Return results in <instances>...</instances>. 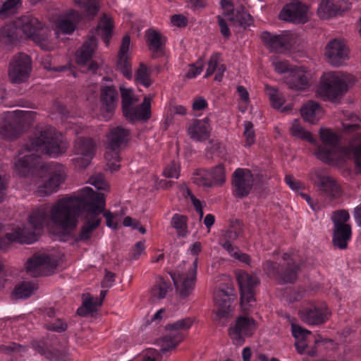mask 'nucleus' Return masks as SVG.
<instances>
[{
	"instance_id": "f257e3e1",
	"label": "nucleus",
	"mask_w": 361,
	"mask_h": 361,
	"mask_svg": "<svg viewBox=\"0 0 361 361\" xmlns=\"http://www.w3.org/2000/svg\"><path fill=\"white\" fill-rule=\"evenodd\" d=\"M106 207L103 193L95 192L90 187L83 188L78 194L58 200L49 208L41 206L27 215L28 226L16 224L5 238L0 240V248L6 249L11 242L31 244L37 241L43 228L63 240L78 226L80 216L82 226L79 234L82 240H88L100 225Z\"/></svg>"
},
{
	"instance_id": "f03ea898",
	"label": "nucleus",
	"mask_w": 361,
	"mask_h": 361,
	"mask_svg": "<svg viewBox=\"0 0 361 361\" xmlns=\"http://www.w3.org/2000/svg\"><path fill=\"white\" fill-rule=\"evenodd\" d=\"M68 148V142L61 133L51 127H47L35 133L21 152L15 163V170L18 175L27 176L32 173L39 164V158L35 152H42L52 157L63 154Z\"/></svg>"
},
{
	"instance_id": "7ed1b4c3",
	"label": "nucleus",
	"mask_w": 361,
	"mask_h": 361,
	"mask_svg": "<svg viewBox=\"0 0 361 361\" xmlns=\"http://www.w3.org/2000/svg\"><path fill=\"white\" fill-rule=\"evenodd\" d=\"M320 140L327 147H319L314 152L316 157L322 162L335 167H341L352 157L355 162V172L361 173V133L353 136L345 147L336 148L340 137L338 135L328 128L322 127L319 130Z\"/></svg>"
},
{
	"instance_id": "20e7f679",
	"label": "nucleus",
	"mask_w": 361,
	"mask_h": 361,
	"mask_svg": "<svg viewBox=\"0 0 361 361\" xmlns=\"http://www.w3.org/2000/svg\"><path fill=\"white\" fill-rule=\"evenodd\" d=\"M49 28L37 18L25 16L4 27L2 35L11 43L23 39H30L42 49L51 50L53 46L49 42Z\"/></svg>"
},
{
	"instance_id": "39448f33",
	"label": "nucleus",
	"mask_w": 361,
	"mask_h": 361,
	"mask_svg": "<svg viewBox=\"0 0 361 361\" xmlns=\"http://www.w3.org/2000/svg\"><path fill=\"white\" fill-rule=\"evenodd\" d=\"M355 82V77L342 71H326L321 75L315 88L317 97L324 101L334 102Z\"/></svg>"
},
{
	"instance_id": "423d86ee",
	"label": "nucleus",
	"mask_w": 361,
	"mask_h": 361,
	"mask_svg": "<svg viewBox=\"0 0 361 361\" xmlns=\"http://www.w3.org/2000/svg\"><path fill=\"white\" fill-rule=\"evenodd\" d=\"M76 9H69L58 18L52 24V28L56 35L60 32L63 34H71L75 29L76 24L85 18L95 16L99 6L96 0H89L83 2L80 0H75Z\"/></svg>"
},
{
	"instance_id": "0eeeda50",
	"label": "nucleus",
	"mask_w": 361,
	"mask_h": 361,
	"mask_svg": "<svg viewBox=\"0 0 361 361\" xmlns=\"http://www.w3.org/2000/svg\"><path fill=\"white\" fill-rule=\"evenodd\" d=\"M202 250L201 243L195 242L189 247L190 253L195 257L191 262H183L171 274L173 283L183 297L189 295L194 289L197 276V255Z\"/></svg>"
},
{
	"instance_id": "6e6552de",
	"label": "nucleus",
	"mask_w": 361,
	"mask_h": 361,
	"mask_svg": "<svg viewBox=\"0 0 361 361\" xmlns=\"http://www.w3.org/2000/svg\"><path fill=\"white\" fill-rule=\"evenodd\" d=\"M34 118V112L16 110L7 111L0 117V135L5 139L12 140L17 137V127L29 122Z\"/></svg>"
},
{
	"instance_id": "1a4fd4ad",
	"label": "nucleus",
	"mask_w": 361,
	"mask_h": 361,
	"mask_svg": "<svg viewBox=\"0 0 361 361\" xmlns=\"http://www.w3.org/2000/svg\"><path fill=\"white\" fill-rule=\"evenodd\" d=\"M261 39L268 49L281 52L293 50L301 42L298 35L290 32H285L281 35L263 32L261 35Z\"/></svg>"
},
{
	"instance_id": "9d476101",
	"label": "nucleus",
	"mask_w": 361,
	"mask_h": 361,
	"mask_svg": "<svg viewBox=\"0 0 361 361\" xmlns=\"http://www.w3.org/2000/svg\"><path fill=\"white\" fill-rule=\"evenodd\" d=\"M235 276L240 288L241 307L248 311L255 305L254 288L259 283V279L257 275L243 270L236 271Z\"/></svg>"
},
{
	"instance_id": "9b49d317",
	"label": "nucleus",
	"mask_w": 361,
	"mask_h": 361,
	"mask_svg": "<svg viewBox=\"0 0 361 361\" xmlns=\"http://www.w3.org/2000/svg\"><path fill=\"white\" fill-rule=\"evenodd\" d=\"M326 61L334 67H339L350 59V49L347 42L342 37L329 40L324 50Z\"/></svg>"
},
{
	"instance_id": "f8f14e48",
	"label": "nucleus",
	"mask_w": 361,
	"mask_h": 361,
	"mask_svg": "<svg viewBox=\"0 0 361 361\" xmlns=\"http://www.w3.org/2000/svg\"><path fill=\"white\" fill-rule=\"evenodd\" d=\"M235 300L234 290L230 286L219 288L214 292V314L216 320L228 317L233 311L232 303Z\"/></svg>"
},
{
	"instance_id": "ddd939ff",
	"label": "nucleus",
	"mask_w": 361,
	"mask_h": 361,
	"mask_svg": "<svg viewBox=\"0 0 361 361\" xmlns=\"http://www.w3.org/2000/svg\"><path fill=\"white\" fill-rule=\"evenodd\" d=\"M292 335L295 339V346L300 354H307L310 356H315L317 354V348L324 345L326 341L315 338L314 339V348L309 349L308 345L312 337V333L303 327L294 324H291Z\"/></svg>"
},
{
	"instance_id": "4468645a",
	"label": "nucleus",
	"mask_w": 361,
	"mask_h": 361,
	"mask_svg": "<svg viewBox=\"0 0 361 361\" xmlns=\"http://www.w3.org/2000/svg\"><path fill=\"white\" fill-rule=\"evenodd\" d=\"M308 177L327 197L336 198L343 194L341 184L334 178L326 175L322 170L312 171Z\"/></svg>"
},
{
	"instance_id": "2eb2a0df",
	"label": "nucleus",
	"mask_w": 361,
	"mask_h": 361,
	"mask_svg": "<svg viewBox=\"0 0 361 361\" xmlns=\"http://www.w3.org/2000/svg\"><path fill=\"white\" fill-rule=\"evenodd\" d=\"M309 6L298 0H293L286 4L279 14V18L293 23L304 24L310 18Z\"/></svg>"
},
{
	"instance_id": "dca6fc26",
	"label": "nucleus",
	"mask_w": 361,
	"mask_h": 361,
	"mask_svg": "<svg viewBox=\"0 0 361 361\" xmlns=\"http://www.w3.org/2000/svg\"><path fill=\"white\" fill-rule=\"evenodd\" d=\"M32 61L30 58L25 54H18L15 56L9 66L8 75L11 80L15 83L25 81L30 73Z\"/></svg>"
},
{
	"instance_id": "f3484780",
	"label": "nucleus",
	"mask_w": 361,
	"mask_h": 361,
	"mask_svg": "<svg viewBox=\"0 0 361 361\" xmlns=\"http://www.w3.org/2000/svg\"><path fill=\"white\" fill-rule=\"evenodd\" d=\"M300 319L310 324H320L329 317L330 312L325 305H317L312 302H305L298 312Z\"/></svg>"
},
{
	"instance_id": "a211bd4d",
	"label": "nucleus",
	"mask_w": 361,
	"mask_h": 361,
	"mask_svg": "<svg viewBox=\"0 0 361 361\" xmlns=\"http://www.w3.org/2000/svg\"><path fill=\"white\" fill-rule=\"evenodd\" d=\"M223 18H226L233 25L246 27L251 25L252 18L243 7L234 8L233 0H221Z\"/></svg>"
},
{
	"instance_id": "6ab92c4d",
	"label": "nucleus",
	"mask_w": 361,
	"mask_h": 361,
	"mask_svg": "<svg viewBox=\"0 0 361 361\" xmlns=\"http://www.w3.org/2000/svg\"><path fill=\"white\" fill-rule=\"evenodd\" d=\"M257 329L256 322L248 317L237 319L233 326L230 328L229 335L234 344L241 345L247 337L251 336Z\"/></svg>"
},
{
	"instance_id": "aec40b11",
	"label": "nucleus",
	"mask_w": 361,
	"mask_h": 361,
	"mask_svg": "<svg viewBox=\"0 0 361 361\" xmlns=\"http://www.w3.org/2000/svg\"><path fill=\"white\" fill-rule=\"evenodd\" d=\"M312 73L305 66L295 67L289 72L285 79L289 88L295 90H307L311 86Z\"/></svg>"
},
{
	"instance_id": "412c9836",
	"label": "nucleus",
	"mask_w": 361,
	"mask_h": 361,
	"mask_svg": "<svg viewBox=\"0 0 361 361\" xmlns=\"http://www.w3.org/2000/svg\"><path fill=\"white\" fill-rule=\"evenodd\" d=\"M49 171L51 175L49 178L42 183H37L36 192L42 197L49 196L56 192L65 180L66 174L62 166H58L54 169L50 166Z\"/></svg>"
},
{
	"instance_id": "4be33fe9",
	"label": "nucleus",
	"mask_w": 361,
	"mask_h": 361,
	"mask_svg": "<svg viewBox=\"0 0 361 361\" xmlns=\"http://www.w3.org/2000/svg\"><path fill=\"white\" fill-rule=\"evenodd\" d=\"M57 266L56 261L47 255H34L27 263L26 269L31 275H49L54 272Z\"/></svg>"
},
{
	"instance_id": "5701e85b",
	"label": "nucleus",
	"mask_w": 361,
	"mask_h": 361,
	"mask_svg": "<svg viewBox=\"0 0 361 361\" xmlns=\"http://www.w3.org/2000/svg\"><path fill=\"white\" fill-rule=\"evenodd\" d=\"M118 92L112 85L102 86L100 94V111L102 118L107 121L113 115L118 104Z\"/></svg>"
},
{
	"instance_id": "b1692460",
	"label": "nucleus",
	"mask_w": 361,
	"mask_h": 361,
	"mask_svg": "<svg viewBox=\"0 0 361 361\" xmlns=\"http://www.w3.org/2000/svg\"><path fill=\"white\" fill-rule=\"evenodd\" d=\"M75 157L73 163L78 168H85L90 163L95 152V145L92 139H79L75 146Z\"/></svg>"
},
{
	"instance_id": "393cba45",
	"label": "nucleus",
	"mask_w": 361,
	"mask_h": 361,
	"mask_svg": "<svg viewBox=\"0 0 361 361\" xmlns=\"http://www.w3.org/2000/svg\"><path fill=\"white\" fill-rule=\"evenodd\" d=\"M254 177L249 169H238L233 178V192L238 197L247 196L254 185Z\"/></svg>"
},
{
	"instance_id": "a878e982",
	"label": "nucleus",
	"mask_w": 361,
	"mask_h": 361,
	"mask_svg": "<svg viewBox=\"0 0 361 361\" xmlns=\"http://www.w3.org/2000/svg\"><path fill=\"white\" fill-rule=\"evenodd\" d=\"M350 8V4L344 0H339L335 4L333 0H322L317 9V15L321 20H329L342 16Z\"/></svg>"
},
{
	"instance_id": "bb28decb",
	"label": "nucleus",
	"mask_w": 361,
	"mask_h": 361,
	"mask_svg": "<svg viewBox=\"0 0 361 361\" xmlns=\"http://www.w3.org/2000/svg\"><path fill=\"white\" fill-rule=\"evenodd\" d=\"M97 46V42L96 39L91 37L77 51L75 54V60L77 63L81 67L88 64L87 68L84 70V71L91 72L93 73L97 71L98 65L93 61H90L89 63Z\"/></svg>"
},
{
	"instance_id": "cd10ccee",
	"label": "nucleus",
	"mask_w": 361,
	"mask_h": 361,
	"mask_svg": "<svg viewBox=\"0 0 361 361\" xmlns=\"http://www.w3.org/2000/svg\"><path fill=\"white\" fill-rule=\"evenodd\" d=\"M211 130V125L207 118L194 120L187 128L188 136L196 141L207 140L210 136Z\"/></svg>"
},
{
	"instance_id": "c85d7f7f",
	"label": "nucleus",
	"mask_w": 361,
	"mask_h": 361,
	"mask_svg": "<svg viewBox=\"0 0 361 361\" xmlns=\"http://www.w3.org/2000/svg\"><path fill=\"white\" fill-rule=\"evenodd\" d=\"M130 39L128 35L123 37L122 43L119 49L118 55L117 66L127 78L132 77V72L130 63Z\"/></svg>"
},
{
	"instance_id": "c756f323",
	"label": "nucleus",
	"mask_w": 361,
	"mask_h": 361,
	"mask_svg": "<svg viewBox=\"0 0 361 361\" xmlns=\"http://www.w3.org/2000/svg\"><path fill=\"white\" fill-rule=\"evenodd\" d=\"M123 115L130 122L147 121L151 116V98L145 97L141 104L134 105L125 112Z\"/></svg>"
},
{
	"instance_id": "7c9ffc66",
	"label": "nucleus",
	"mask_w": 361,
	"mask_h": 361,
	"mask_svg": "<svg viewBox=\"0 0 361 361\" xmlns=\"http://www.w3.org/2000/svg\"><path fill=\"white\" fill-rule=\"evenodd\" d=\"M130 132L122 126L112 127L106 135V149H118L129 140Z\"/></svg>"
},
{
	"instance_id": "2f4dec72",
	"label": "nucleus",
	"mask_w": 361,
	"mask_h": 361,
	"mask_svg": "<svg viewBox=\"0 0 361 361\" xmlns=\"http://www.w3.org/2000/svg\"><path fill=\"white\" fill-rule=\"evenodd\" d=\"M300 111L304 121L311 124L317 123L325 115L323 107L319 103L313 101L305 104Z\"/></svg>"
},
{
	"instance_id": "473e14b6",
	"label": "nucleus",
	"mask_w": 361,
	"mask_h": 361,
	"mask_svg": "<svg viewBox=\"0 0 361 361\" xmlns=\"http://www.w3.org/2000/svg\"><path fill=\"white\" fill-rule=\"evenodd\" d=\"M238 233L235 231H228L224 235V239L228 240V241L223 243L222 247L234 259L249 264L250 257L245 253H242L237 247L233 246L229 241L236 240L238 238Z\"/></svg>"
},
{
	"instance_id": "72a5a7b5",
	"label": "nucleus",
	"mask_w": 361,
	"mask_h": 361,
	"mask_svg": "<svg viewBox=\"0 0 361 361\" xmlns=\"http://www.w3.org/2000/svg\"><path fill=\"white\" fill-rule=\"evenodd\" d=\"M32 348L51 361H64L66 357L65 352H62L52 346H49L44 341L33 342Z\"/></svg>"
},
{
	"instance_id": "f704fd0d",
	"label": "nucleus",
	"mask_w": 361,
	"mask_h": 361,
	"mask_svg": "<svg viewBox=\"0 0 361 361\" xmlns=\"http://www.w3.org/2000/svg\"><path fill=\"white\" fill-rule=\"evenodd\" d=\"M265 92L269 97L271 105L273 108L281 112H286L292 109L290 105L284 106L286 102L285 97L277 88L266 85Z\"/></svg>"
},
{
	"instance_id": "c9c22d12",
	"label": "nucleus",
	"mask_w": 361,
	"mask_h": 361,
	"mask_svg": "<svg viewBox=\"0 0 361 361\" xmlns=\"http://www.w3.org/2000/svg\"><path fill=\"white\" fill-rule=\"evenodd\" d=\"M112 18L104 14L98 23L96 30L97 34L101 37L106 46L109 45V40L113 33Z\"/></svg>"
},
{
	"instance_id": "e433bc0d",
	"label": "nucleus",
	"mask_w": 361,
	"mask_h": 361,
	"mask_svg": "<svg viewBox=\"0 0 361 361\" xmlns=\"http://www.w3.org/2000/svg\"><path fill=\"white\" fill-rule=\"evenodd\" d=\"M350 226H344L343 228H334L333 235V243L336 247L340 249L346 248L348 242L350 240Z\"/></svg>"
},
{
	"instance_id": "4c0bfd02",
	"label": "nucleus",
	"mask_w": 361,
	"mask_h": 361,
	"mask_svg": "<svg viewBox=\"0 0 361 361\" xmlns=\"http://www.w3.org/2000/svg\"><path fill=\"white\" fill-rule=\"evenodd\" d=\"M82 299V305L78 310V313L80 315H85L94 312L102 304V299L99 300L97 298H93L88 293L84 294Z\"/></svg>"
},
{
	"instance_id": "58836bf2",
	"label": "nucleus",
	"mask_w": 361,
	"mask_h": 361,
	"mask_svg": "<svg viewBox=\"0 0 361 361\" xmlns=\"http://www.w3.org/2000/svg\"><path fill=\"white\" fill-rule=\"evenodd\" d=\"M221 59V56L219 54H214L209 61L208 68L207 69L206 77L215 73V80L220 82L224 76V73L226 71V68L224 65H219V62Z\"/></svg>"
},
{
	"instance_id": "ea45409f",
	"label": "nucleus",
	"mask_w": 361,
	"mask_h": 361,
	"mask_svg": "<svg viewBox=\"0 0 361 361\" xmlns=\"http://www.w3.org/2000/svg\"><path fill=\"white\" fill-rule=\"evenodd\" d=\"M122 102L123 113L124 114L140 100V97L131 88L120 87Z\"/></svg>"
},
{
	"instance_id": "a19ab883",
	"label": "nucleus",
	"mask_w": 361,
	"mask_h": 361,
	"mask_svg": "<svg viewBox=\"0 0 361 361\" xmlns=\"http://www.w3.org/2000/svg\"><path fill=\"white\" fill-rule=\"evenodd\" d=\"M146 39L149 49L152 51H157L161 49L166 42V37L154 29L147 30Z\"/></svg>"
},
{
	"instance_id": "79ce46f5",
	"label": "nucleus",
	"mask_w": 361,
	"mask_h": 361,
	"mask_svg": "<svg viewBox=\"0 0 361 361\" xmlns=\"http://www.w3.org/2000/svg\"><path fill=\"white\" fill-rule=\"evenodd\" d=\"M290 133L293 136L305 140L310 143L316 142L315 139L312 137L311 133L302 127L298 119H295L291 122Z\"/></svg>"
},
{
	"instance_id": "37998d69",
	"label": "nucleus",
	"mask_w": 361,
	"mask_h": 361,
	"mask_svg": "<svg viewBox=\"0 0 361 361\" xmlns=\"http://www.w3.org/2000/svg\"><path fill=\"white\" fill-rule=\"evenodd\" d=\"M212 173L206 169H197L194 171L192 180V182L199 185L204 188L212 187V180L211 179Z\"/></svg>"
},
{
	"instance_id": "c03bdc74",
	"label": "nucleus",
	"mask_w": 361,
	"mask_h": 361,
	"mask_svg": "<svg viewBox=\"0 0 361 361\" xmlns=\"http://www.w3.org/2000/svg\"><path fill=\"white\" fill-rule=\"evenodd\" d=\"M193 318L186 317L168 325L166 330L169 331L171 334L174 335L178 334L183 336L181 332L188 330L193 325Z\"/></svg>"
},
{
	"instance_id": "a18cd8bd",
	"label": "nucleus",
	"mask_w": 361,
	"mask_h": 361,
	"mask_svg": "<svg viewBox=\"0 0 361 361\" xmlns=\"http://www.w3.org/2000/svg\"><path fill=\"white\" fill-rule=\"evenodd\" d=\"M104 159L107 169L111 172L116 171L120 169L121 158L118 154V149H106Z\"/></svg>"
},
{
	"instance_id": "49530a36",
	"label": "nucleus",
	"mask_w": 361,
	"mask_h": 361,
	"mask_svg": "<svg viewBox=\"0 0 361 361\" xmlns=\"http://www.w3.org/2000/svg\"><path fill=\"white\" fill-rule=\"evenodd\" d=\"M182 340L183 336L181 335L178 334L173 335L168 331V334L159 342L161 350L162 352L171 350L174 349Z\"/></svg>"
},
{
	"instance_id": "de8ad7c7",
	"label": "nucleus",
	"mask_w": 361,
	"mask_h": 361,
	"mask_svg": "<svg viewBox=\"0 0 361 361\" xmlns=\"http://www.w3.org/2000/svg\"><path fill=\"white\" fill-rule=\"evenodd\" d=\"M343 116L341 119L344 131L351 132L359 128L360 120L357 116L349 112H343Z\"/></svg>"
},
{
	"instance_id": "09e8293b",
	"label": "nucleus",
	"mask_w": 361,
	"mask_h": 361,
	"mask_svg": "<svg viewBox=\"0 0 361 361\" xmlns=\"http://www.w3.org/2000/svg\"><path fill=\"white\" fill-rule=\"evenodd\" d=\"M35 286L30 282L24 281L19 283L14 289L13 295L18 299H25L30 297L35 289Z\"/></svg>"
},
{
	"instance_id": "8fccbe9b",
	"label": "nucleus",
	"mask_w": 361,
	"mask_h": 361,
	"mask_svg": "<svg viewBox=\"0 0 361 361\" xmlns=\"http://www.w3.org/2000/svg\"><path fill=\"white\" fill-rule=\"evenodd\" d=\"M171 225L179 235L184 236L188 233L187 218L184 215L174 214L171 219Z\"/></svg>"
},
{
	"instance_id": "3c124183",
	"label": "nucleus",
	"mask_w": 361,
	"mask_h": 361,
	"mask_svg": "<svg viewBox=\"0 0 361 361\" xmlns=\"http://www.w3.org/2000/svg\"><path fill=\"white\" fill-rule=\"evenodd\" d=\"M331 220L334 228H343L344 226H350L348 224L350 215L345 210H339L334 212L331 216Z\"/></svg>"
},
{
	"instance_id": "603ef678",
	"label": "nucleus",
	"mask_w": 361,
	"mask_h": 361,
	"mask_svg": "<svg viewBox=\"0 0 361 361\" xmlns=\"http://www.w3.org/2000/svg\"><path fill=\"white\" fill-rule=\"evenodd\" d=\"M151 71L147 66L140 64L136 73V80L145 87H149L152 84L149 75Z\"/></svg>"
},
{
	"instance_id": "864d4df0",
	"label": "nucleus",
	"mask_w": 361,
	"mask_h": 361,
	"mask_svg": "<svg viewBox=\"0 0 361 361\" xmlns=\"http://www.w3.org/2000/svg\"><path fill=\"white\" fill-rule=\"evenodd\" d=\"M180 191L183 196L188 197L190 199L194 207L200 215V219H201L203 217V210L200 201L197 199L190 192L187 185L183 184L180 186Z\"/></svg>"
},
{
	"instance_id": "5fc2aeb1",
	"label": "nucleus",
	"mask_w": 361,
	"mask_h": 361,
	"mask_svg": "<svg viewBox=\"0 0 361 361\" xmlns=\"http://www.w3.org/2000/svg\"><path fill=\"white\" fill-rule=\"evenodd\" d=\"M212 173L211 179L212 180V185H222L226 179L225 169L222 164L217 165L212 171H209Z\"/></svg>"
},
{
	"instance_id": "6e6d98bb",
	"label": "nucleus",
	"mask_w": 361,
	"mask_h": 361,
	"mask_svg": "<svg viewBox=\"0 0 361 361\" xmlns=\"http://www.w3.org/2000/svg\"><path fill=\"white\" fill-rule=\"evenodd\" d=\"M180 173V166L178 162L172 161L166 165L162 171V176L167 178H178Z\"/></svg>"
},
{
	"instance_id": "4d7b16f0",
	"label": "nucleus",
	"mask_w": 361,
	"mask_h": 361,
	"mask_svg": "<svg viewBox=\"0 0 361 361\" xmlns=\"http://www.w3.org/2000/svg\"><path fill=\"white\" fill-rule=\"evenodd\" d=\"M286 183L288 186L295 193L300 195L302 190H305L306 185L304 183L297 180L290 175H286L285 177Z\"/></svg>"
},
{
	"instance_id": "13d9d810",
	"label": "nucleus",
	"mask_w": 361,
	"mask_h": 361,
	"mask_svg": "<svg viewBox=\"0 0 361 361\" xmlns=\"http://www.w3.org/2000/svg\"><path fill=\"white\" fill-rule=\"evenodd\" d=\"M272 66L274 68L276 72L279 73H288L293 69L291 68L287 61L283 60L279 57H274L272 59Z\"/></svg>"
},
{
	"instance_id": "bf43d9fd",
	"label": "nucleus",
	"mask_w": 361,
	"mask_h": 361,
	"mask_svg": "<svg viewBox=\"0 0 361 361\" xmlns=\"http://www.w3.org/2000/svg\"><path fill=\"white\" fill-rule=\"evenodd\" d=\"M244 136L245 137V146L250 147L255 142V133L253 125L250 121H246L244 123Z\"/></svg>"
},
{
	"instance_id": "052dcab7",
	"label": "nucleus",
	"mask_w": 361,
	"mask_h": 361,
	"mask_svg": "<svg viewBox=\"0 0 361 361\" xmlns=\"http://www.w3.org/2000/svg\"><path fill=\"white\" fill-rule=\"evenodd\" d=\"M20 4L21 0H7L2 5L0 13L5 16L13 13Z\"/></svg>"
},
{
	"instance_id": "680f3d73",
	"label": "nucleus",
	"mask_w": 361,
	"mask_h": 361,
	"mask_svg": "<svg viewBox=\"0 0 361 361\" xmlns=\"http://www.w3.org/2000/svg\"><path fill=\"white\" fill-rule=\"evenodd\" d=\"M169 289V286L165 282H161L156 285L151 290V294L154 298L161 299L164 298Z\"/></svg>"
},
{
	"instance_id": "e2e57ef3",
	"label": "nucleus",
	"mask_w": 361,
	"mask_h": 361,
	"mask_svg": "<svg viewBox=\"0 0 361 361\" xmlns=\"http://www.w3.org/2000/svg\"><path fill=\"white\" fill-rule=\"evenodd\" d=\"M89 183L99 190L107 191L109 189V185L104 180L101 175L91 177Z\"/></svg>"
},
{
	"instance_id": "0e129e2a",
	"label": "nucleus",
	"mask_w": 361,
	"mask_h": 361,
	"mask_svg": "<svg viewBox=\"0 0 361 361\" xmlns=\"http://www.w3.org/2000/svg\"><path fill=\"white\" fill-rule=\"evenodd\" d=\"M104 216L106 220V226L112 229H117L119 227V222L121 221V216L111 212L104 213Z\"/></svg>"
},
{
	"instance_id": "69168bd1",
	"label": "nucleus",
	"mask_w": 361,
	"mask_h": 361,
	"mask_svg": "<svg viewBox=\"0 0 361 361\" xmlns=\"http://www.w3.org/2000/svg\"><path fill=\"white\" fill-rule=\"evenodd\" d=\"M1 350L5 352L6 353H11L13 357L23 356V353L25 352L26 348L21 345H18L16 344H13L12 346H1L0 348Z\"/></svg>"
},
{
	"instance_id": "338daca9",
	"label": "nucleus",
	"mask_w": 361,
	"mask_h": 361,
	"mask_svg": "<svg viewBox=\"0 0 361 361\" xmlns=\"http://www.w3.org/2000/svg\"><path fill=\"white\" fill-rule=\"evenodd\" d=\"M237 92L238 93L239 97L243 104L240 106V110L242 112H245L247 109V106L250 102V96L247 90L243 86H238L237 87Z\"/></svg>"
},
{
	"instance_id": "774afa93",
	"label": "nucleus",
	"mask_w": 361,
	"mask_h": 361,
	"mask_svg": "<svg viewBox=\"0 0 361 361\" xmlns=\"http://www.w3.org/2000/svg\"><path fill=\"white\" fill-rule=\"evenodd\" d=\"M203 70V61H197L195 64L190 65L186 74L187 78H193L200 75Z\"/></svg>"
}]
</instances>
